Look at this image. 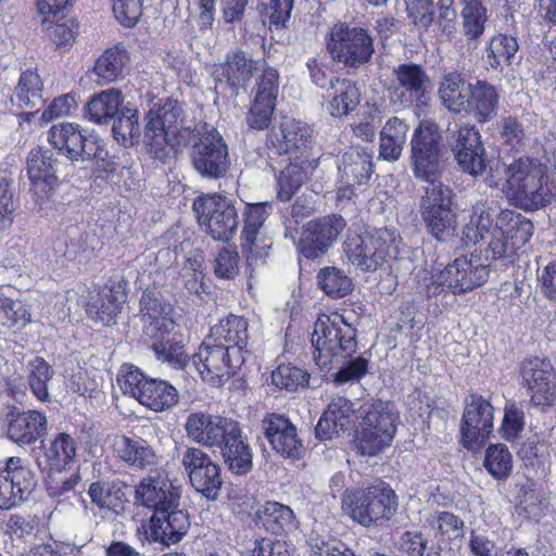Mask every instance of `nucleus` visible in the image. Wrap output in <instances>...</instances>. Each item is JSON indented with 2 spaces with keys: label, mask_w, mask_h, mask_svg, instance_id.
I'll return each instance as SVG.
<instances>
[{
  "label": "nucleus",
  "mask_w": 556,
  "mask_h": 556,
  "mask_svg": "<svg viewBox=\"0 0 556 556\" xmlns=\"http://www.w3.org/2000/svg\"><path fill=\"white\" fill-rule=\"evenodd\" d=\"M127 301V293L122 285L94 286L89 290V296L85 304L89 318L110 325L121 313Z\"/></svg>",
  "instance_id": "obj_22"
},
{
  "label": "nucleus",
  "mask_w": 556,
  "mask_h": 556,
  "mask_svg": "<svg viewBox=\"0 0 556 556\" xmlns=\"http://www.w3.org/2000/svg\"><path fill=\"white\" fill-rule=\"evenodd\" d=\"M494 406L483 395L470 393L464 403L459 424V444L467 451H481L494 429Z\"/></svg>",
  "instance_id": "obj_10"
},
{
  "label": "nucleus",
  "mask_w": 556,
  "mask_h": 556,
  "mask_svg": "<svg viewBox=\"0 0 556 556\" xmlns=\"http://www.w3.org/2000/svg\"><path fill=\"white\" fill-rule=\"evenodd\" d=\"M91 502L100 509L117 513L123 509L125 494L119 486L110 482H93L88 490Z\"/></svg>",
  "instance_id": "obj_50"
},
{
  "label": "nucleus",
  "mask_w": 556,
  "mask_h": 556,
  "mask_svg": "<svg viewBox=\"0 0 556 556\" xmlns=\"http://www.w3.org/2000/svg\"><path fill=\"white\" fill-rule=\"evenodd\" d=\"M179 505L156 510L149 521L142 525L143 534L149 542L170 546L182 540L189 530L190 521L187 511L179 508Z\"/></svg>",
  "instance_id": "obj_18"
},
{
  "label": "nucleus",
  "mask_w": 556,
  "mask_h": 556,
  "mask_svg": "<svg viewBox=\"0 0 556 556\" xmlns=\"http://www.w3.org/2000/svg\"><path fill=\"white\" fill-rule=\"evenodd\" d=\"M210 337L216 339V342H222L231 351L238 349L239 354L244 356L248 342V321L243 317L229 315L212 329Z\"/></svg>",
  "instance_id": "obj_40"
},
{
  "label": "nucleus",
  "mask_w": 556,
  "mask_h": 556,
  "mask_svg": "<svg viewBox=\"0 0 556 556\" xmlns=\"http://www.w3.org/2000/svg\"><path fill=\"white\" fill-rule=\"evenodd\" d=\"M332 60L346 67L357 68L368 63L374 54V39L362 27L336 25L327 39Z\"/></svg>",
  "instance_id": "obj_12"
},
{
  "label": "nucleus",
  "mask_w": 556,
  "mask_h": 556,
  "mask_svg": "<svg viewBox=\"0 0 556 556\" xmlns=\"http://www.w3.org/2000/svg\"><path fill=\"white\" fill-rule=\"evenodd\" d=\"M143 143L155 156L178 151L192 144L193 168L203 177H224L230 166L228 147L222 135L212 126L203 125L192 131L184 126L182 108L174 100L152 108L147 114Z\"/></svg>",
  "instance_id": "obj_1"
},
{
  "label": "nucleus",
  "mask_w": 556,
  "mask_h": 556,
  "mask_svg": "<svg viewBox=\"0 0 556 556\" xmlns=\"http://www.w3.org/2000/svg\"><path fill=\"white\" fill-rule=\"evenodd\" d=\"M238 421L219 415L194 412L188 415L185 422L187 435L198 444L217 447L223 444L228 432Z\"/></svg>",
  "instance_id": "obj_20"
},
{
  "label": "nucleus",
  "mask_w": 556,
  "mask_h": 556,
  "mask_svg": "<svg viewBox=\"0 0 556 556\" xmlns=\"http://www.w3.org/2000/svg\"><path fill=\"white\" fill-rule=\"evenodd\" d=\"M546 178V172L540 161L521 156L507 167V198L521 208L539 210L549 203Z\"/></svg>",
  "instance_id": "obj_4"
},
{
  "label": "nucleus",
  "mask_w": 556,
  "mask_h": 556,
  "mask_svg": "<svg viewBox=\"0 0 556 556\" xmlns=\"http://www.w3.org/2000/svg\"><path fill=\"white\" fill-rule=\"evenodd\" d=\"M371 154L364 148L352 147L344 152L338 165L342 184H366L372 173Z\"/></svg>",
  "instance_id": "obj_34"
},
{
  "label": "nucleus",
  "mask_w": 556,
  "mask_h": 556,
  "mask_svg": "<svg viewBox=\"0 0 556 556\" xmlns=\"http://www.w3.org/2000/svg\"><path fill=\"white\" fill-rule=\"evenodd\" d=\"M31 323L29 306L20 300H12L0 292V324L5 327L24 328Z\"/></svg>",
  "instance_id": "obj_51"
},
{
  "label": "nucleus",
  "mask_w": 556,
  "mask_h": 556,
  "mask_svg": "<svg viewBox=\"0 0 556 556\" xmlns=\"http://www.w3.org/2000/svg\"><path fill=\"white\" fill-rule=\"evenodd\" d=\"M117 458L136 468H147L157 464L154 448L140 437L118 435L113 441Z\"/></svg>",
  "instance_id": "obj_31"
},
{
  "label": "nucleus",
  "mask_w": 556,
  "mask_h": 556,
  "mask_svg": "<svg viewBox=\"0 0 556 556\" xmlns=\"http://www.w3.org/2000/svg\"><path fill=\"white\" fill-rule=\"evenodd\" d=\"M265 437L273 448L287 457H295L301 450V442L295 427L281 415H269L263 421Z\"/></svg>",
  "instance_id": "obj_26"
},
{
  "label": "nucleus",
  "mask_w": 556,
  "mask_h": 556,
  "mask_svg": "<svg viewBox=\"0 0 556 556\" xmlns=\"http://www.w3.org/2000/svg\"><path fill=\"white\" fill-rule=\"evenodd\" d=\"M516 511L526 519H539L544 515L543 498L540 492L530 486L520 489Z\"/></svg>",
  "instance_id": "obj_60"
},
{
  "label": "nucleus",
  "mask_w": 556,
  "mask_h": 556,
  "mask_svg": "<svg viewBox=\"0 0 556 556\" xmlns=\"http://www.w3.org/2000/svg\"><path fill=\"white\" fill-rule=\"evenodd\" d=\"M256 516L262 526L274 534H281L296 529L293 510L278 502H266L256 511Z\"/></svg>",
  "instance_id": "obj_42"
},
{
  "label": "nucleus",
  "mask_w": 556,
  "mask_h": 556,
  "mask_svg": "<svg viewBox=\"0 0 556 556\" xmlns=\"http://www.w3.org/2000/svg\"><path fill=\"white\" fill-rule=\"evenodd\" d=\"M361 103V90L351 79L337 78L324 94L325 110L334 118H343L354 112Z\"/></svg>",
  "instance_id": "obj_24"
},
{
  "label": "nucleus",
  "mask_w": 556,
  "mask_h": 556,
  "mask_svg": "<svg viewBox=\"0 0 556 556\" xmlns=\"http://www.w3.org/2000/svg\"><path fill=\"white\" fill-rule=\"evenodd\" d=\"M244 359L238 349L231 351L213 337H207L192 356L191 365L204 381L220 386L236 374Z\"/></svg>",
  "instance_id": "obj_11"
},
{
  "label": "nucleus",
  "mask_w": 556,
  "mask_h": 556,
  "mask_svg": "<svg viewBox=\"0 0 556 556\" xmlns=\"http://www.w3.org/2000/svg\"><path fill=\"white\" fill-rule=\"evenodd\" d=\"M316 166V160L309 161L303 156L294 157L277 178V195L279 200L289 201L308 176L312 175Z\"/></svg>",
  "instance_id": "obj_35"
},
{
  "label": "nucleus",
  "mask_w": 556,
  "mask_h": 556,
  "mask_svg": "<svg viewBox=\"0 0 556 556\" xmlns=\"http://www.w3.org/2000/svg\"><path fill=\"white\" fill-rule=\"evenodd\" d=\"M342 509L353 521L372 527L389 520L397 509V496L383 481H375L366 488L346 491Z\"/></svg>",
  "instance_id": "obj_6"
},
{
  "label": "nucleus",
  "mask_w": 556,
  "mask_h": 556,
  "mask_svg": "<svg viewBox=\"0 0 556 556\" xmlns=\"http://www.w3.org/2000/svg\"><path fill=\"white\" fill-rule=\"evenodd\" d=\"M112 132L116 141L123 146H132L138 142L140 136L138 111L128 106L124 108L113 123Z\"/></svg>",
  "instance_id": "obj_52"
},
{
  "label": "nucleus",
  "mask_w": 556,
  "mask_h": 556,
  "mask_svg": "<svg viewBox=\"0 0 556 556\" xmlns=\"http://www.w3.org/2000/svg\"><path fill=\"white\" fill-rule=\"evenodd\" d=\"M317 279L320 289L332 298H342L352 290V280L337 267L320 269Z\"/></svg>",
  "instance_id": "obj_54"
},
{
  "label": "nucleus",
  "mask_w": 556,
  "mask_h": 556,
  "mask_svg": "<svg viewBox=\"0 0 556 556\" xmlns=\"http://www.w3.org/2000/svg\"><path fill=\"white\" fill-rule=\"evenodd\" d=\"M129 61L127 49L122 45H116L102 52L96 60L92 72L100 83H112L123 76Z\"/></svg>",
  "instance_id": "obj_38"
},
{
  "label": "nucleus",
  "mask_w": 556,
  "mask_h": 556,
  "mask_svg": "<svg viewBox=\"0 0 556 556\" xmlns=\"http://www.w3.org/2000/svg\"><path fill=\"white\" fill-rule=\"evenodd\" d=\"M498 103L496 87L486 80L478 79L472 84L459 78L454 81V113H464L484 124L496 115Z\"/></svg>",
  "instance_id": "obj_13"
},
{
  "label": "nucleus",
  "mask_w": 556,
  "mask_h": 556,
  "mask_svg": "<svg viewBox=\"0 0 556 556\" xmlns=\"http://www.w3.org/2000/svg\"><path fill=\"white\" fill-rule=\"evenodd\" d=\"M81 141L76 162L93 160L100 163L106 160L109 152L105 142L97 134L85 130Z\"/></svg>",
  "instance_id": "obj_62"
},
{
  "label": "nucleus",
  "mask_w": 556,
  "mask_h": 556,
  "mask_svg": "<svg viewBox=\"0 0 556 556\" xmlns=\"http://www.w3.org/2000/svg\"><path fill=\"white\" fill-rule=\"evenodd\" d=\"M28 383L34 395L41 402L49 397L48 381L52 378V369L42 357L28 362Z\"/></svg>",
  "instance_id": "obj_56"
},
{
  "label": "nucleus",
  "mask_w": 556,
  "mask_h": 556,
  "mask_svg": "<svg viewBox=\"0 0 556 556\" xmlns=\"http://www.w3.org/2000/svg\"><path fill=\"white\" fill-rule=\"evenodd\" d=\"M408 125L399 117L390 118L380 131L379 155L384 161H397L407 139Z\"/></svg>",
  "instance_id": "obj_41"
},
{
  "label": "nucleus",
  "mask_w": 556,
  "mask_h": 556,
  "mask_svg": "<svg viewBox=\"0 0 556 556\" xmlns=\"http://www.w3.org/2000/svg\"><path fill=\"white\" fill-rule=\"evenodd\" d=\"M494 224L491 208L485 204H476L463 227L462 240L465 244L475 245L481 242L488 233L491 235Z\"/></svg>",
  "instance_id": "obj_43"
},
{
  "label": "nucleus",
  "mask_w": 556,
  "mask_h": 556,
  "mask_svg": "<svg viewBox=\"0 0 556 556\" xmlns=\"http://www.w3.org/2000/svg\"><path fill=\"white\" fill-rule=\"evenodd\" d=\"M46 24V34L58 49H66L73 45L78 27L74 21L55 18Z\"/></svg>",
  "instance_id": "obj_59"
},
{
  "label": "nucleus",
  "mask_w": 556,
  "mask_h": 556,
  "mask_svg": "<svg viewBox=\"0 0 556 556\" xmlns=\"http://www.w3.org/2000/svg\"><path fill=\"white\" fill-rule=\"evenodd\" d=\"M551 441L543 432H531L519 443L517 455L528 467H535L549 456Z\"/></svg>",
  "instance_id": "obj_47"
},
{
  "label": "nucleus",
  "mask_w": 556,
  "mask_h": 556,
  "mask_svg": "<svg viewBox=\"0 0 556 556\" xmlns=\"http://www.w3.org/2000/svg\"><path fill=\"white\" fill-rule=\"evenodd\" d=\"M462 16L464 33L468 39H478L484 31L488 20L486 9L481 0L466 2Z\"/></svg>",
  "instance_id": "obj_55"
},
{
  "label": "nucleus",
  "mask_w": 556,
  "mask_h": 556,
  "mask_svg": "<svg viewBox=\"0 0 556 556\" xmlns=\"http://www.w3.org/2000/svg\"><path fill=\"white\" fill-rule=\"evenodd\" d=\"M518 49L515 37L504 34L493 36L486 48V62L494 70L502 65H509Z\"/></svg>",
  "instance_id": "obj_49"
},
{
  "label": "nucleus",
  "mask_w": 556,
  "mask_h": 556,
  "mask_svg": "<svg viewBox=\"0 0 556 556\" xmlns=\"http://www.w3.org/2000/svg\"><path fill=\"white\" fill-rule=\"evenodd\" d=\"M344 247L354 266L364 271H375L396 253L397 236L388 228L375 229L362 236H349Z\"/></svg>",
  "instance_id": "obj_9"
},
{
  "label": "nucleus",
  "mask_w": 556,
  "mask_h": 556,
  "mask_svg": "<svg viewBox=\"0 0 556 556\" xmlns=\"http://www.w3.org/2000/svg\"><path fill=\"white\" fill-rule=\"evenodd\" d=\"M140 305L143 334L156 358L176 369L189 365L182 338L176 332L173 306L155 292H144Z\"/></svg>",
  "instance_id": "obj_3"
},
{
  "label": "nucleus",
  "mask_w": 556,
  "mask_h": 556,
  "mask_svg": "<svg viewBox=\"0 0 556 556\" xmlns=\"http://www.w3.org/2000/svg\"><path fill=\"white\" fill-rule=\"evenodd\" d=\"M181 492L166 478L157 475H148L136 486V503L155 513L165 507H175L180 504Z\"/></svg>",
  "instance_id": "obj_21"
},
{
  "label": "nucleus",
  "mask_w": 556,
  "mask_h": 556,
  "mask_svg": "<svg viewBox=\"0 0 556 556\" xmlns=\"http://www.w3.org/2000/svg\"><path fill=\"white\" fill-rule=\"evenodd\" d=\"M490 264L481 262V255L471 253L454 258V289L458 292L470 291L482 286L489 277Z\"/></svg>",
  "instance_id": "obj_33"
},
{
  "label": "nucleus",
  "mask_w": 556,
  "mask_h": 556,
  "mask_svg": "<svg viewBox=\"0 0 556 556\" xmlns=\"http://www.w3.org/2000/svg\"><path fill=\"white\" fill-rule=\"evenodd\" d=\"M2 472L22 503L28 500L37 485L36 475L29 463L17 456L9 457Z\"/></svg>",
  "instance_id": "obj_39"
},
{
  "label": "nucleus",
  "mask_w": 556,
  "mask_h": 556,
  "mask_svg": "<svg viewBox=\"0 0 556 556\" xmlns=\"http://www.w3.org/2000/svg\"><path fill=\"white\" fill-rule=\"evenodd\" d=\"M279 75L274 68H265L257 81L254 100L276 105L279 92Z\"/></svg>",
  "instance_id": "obj_63"
},
{
  "label": "nucleus",
  "mask_w": 556,
  "mask_h": 556,
  "mask_svg": "<svg viewBox=\"0 0 556 556\" xmlns=\"http://www.w3.org/2000/svg\"><path fill=\"white\" fill-rule=\"evenodd\" d=\"M483 467L498 481L506 480L513 471V455L503 443L490 444L484 452Z\"/></svg>",
  "instance_id": "obj_48"
},
{
  "label": "nucleus",
  "mask_w": 556,
  "mask_h": 556,
  "mask_svg": "<svg viewBox=\"0 0 556 556\" xmlns=\"http://www.w3.org/2000/svg\"><path fill=\"white\" fill-rule=\"evenodd\" d=\"M199 225L214 240L228 241L237 232L238 215L235 206L225 197L205 194L193 202Z\"/></svg>",
  "instance_id": "obj_14"
},
{
  "label": "nucleus",
  "mask_w": 556,
  "mask_h": 556,
  "mask_svg": "<svg viewBox=\"0 0 556 556\" xmlns=\"http://www.w3.org/2000/svg\"><path fill=\"white\" fill-rule=\"evenodd\" d=\"M220 448L224 460L229 470L237 475L248 473L253 466V453L242 434V429L237 422L224 439L223 444L217 446Z\"/></svg>",
  "instance_id": "obj_29"
},
{
  "label": "nucleus",
  "mask_w": 556,
  "mask_h": 556,
  "mask_svg": "<svg viewBox=\"0 0 556 556\" xmlns=\"http://www.w3.org/2000/svg\"><path fill=\"white\" fill-rule=\"evenodd\" d=\"M351 342H345L342 336L332 338L329 345V353L314 354V359L320 368H326L333 362H339L348 356H351L356 351L357 342L356 336H350Z\"/></svg>",
  "instance_id": "obj_58"
},
{
  "label": "nucleus",
  "mask_w": 556,
  "mask_h": 556,
  "mask_svg": "<svg viewBox=\"0 0 556 556\" xmlns=\"http://www.w3.org/2000/svg\"><path fill=\"white\" fill-rule=\"evenodd\" d=\"M84 129L75 123H59L48 132V141L60 154L76 162L81 144Z\"/></svg>",
  "instance_id": "obj_37"
},
{
  "label": "nucleus",
  "mask_w": 556,
  "mask_h": 556,
  "mask_svg": "<svg viewBox=\"0 0 556 556\" xmlns=\"http://www.w3.org/2000/svg\"><path fill=\"white\" fill-rule=\"evenodd\" d=\"M308 378L307 371L291 364H281L271 374V382L287 391L305 388L308 384Z\"/></svg>",
  "instance_id": "obj_57"
},
{
  "label": "nucleus",
  "mask_w": 556,
  "mask_h": 556,
  "mask_svg": "<svg viewBox=\"0 0 556 556\" xmlns=\"http://www.w3.org/2000/svg\"><path fill=\"white\" fill-rule=\"evenodd\" d=\"M526 425L523 410L510 403L505 406L501 425L502 437L509 442L515 441L523 431Z\"/></svg>",
  "instance_id": "obj_61"
},
{
  "label": "nucleus",
  "mask_w": 556,
  "mask_h": 556,
  "mask_svg": "<svg viewBox=\"0 0 556 556\" xmlns=\"http://www.w3.org/2000/svg\"><path fill=\"white\" fill-rule=\"evenodd\" d=\"M262 64L236 51L227 55L224 63L213 66L212 75L217 81H225L233 88L244 87Z\"/></svg>",
  "instance_id": "obj_28"
},
{
  "label": "nucleus",
  "mask_w": 556,
  "mask_h": 556,
  "mask_svg": "<svg viewBox=\"0 0 556 556\" xmlns=\"http://www.w3.org/2000/svg\"><path fill=\"white\" fill-rule=\"evenodd\" d=\"M336 336H342L345 338V342H351L350 336H356V330L337 312L320 314L314 324L312 333V344L315 349L314 354L329 353V345Z\"/></svg>",
  "instance_id": "obj_27"
},
{
  "label": "nucleus",
  "mask_w": 556,
  "mask_h": 556,
  "mask_svg": "<svg viewBox=\"0 0 556 556\" xmlns=\"http://www.w3.org/2000/svg\"><path fill=\"white\" fill-rule=\"evenodd\" d=\"M311 137V128L300 121L283 117L268 137V142L277 153H291L304 149Z\"/></svg>",
  "instance_id": "obj_30"
},
{
  "label": "nucleus",
  "mask_w": 556,
  "mask_h": 556,
  "mask_svg": "<svg viewBox=\"0 0 556 556\" xmlns=\"http://www.w3.org/2000/svg\"><path fill=\"white\" fill-rule=\"evenodd\" d=\"M123 103L121 91L108 89L101 91L87 104V116L96 124H106L118 113Z\"/></svg>",
  "instance_id": "obj_44"
},
{
  "label": "nucleus",
  "mask_w": 556,
  "mask_h": 556,
  "mask_svg": "<svg viewBox=\"0 0 556 556\" xmlns=\"http://www.w3.org/2000/svg\"><path fill=\"white\" fill-rule=\"evenodd\" d=\"M345 226V220L338 215L308 222L299 244L301 253L307 258L319 256L336 242Z\"/></svg>",
  "instance_id": "obj_19"
},
{
  "label": "nucleus",
  "mask_w": 556,
  "mask_h": 556,
  "mask_svg": "<svg viewBox=\"0 0 556 556\" xmlns=\"http://www.w3.org/2000/svg\"><path fill=\"white\" fill-rule=\"evenodd\" d=\"M353 413L352 403L348 399L333 397L316 426L317 438L330 440L344 431L351 425Z\"/></svg>",
  "instance_id": "obj_32"
},
{
  "label": "nucleus",
  "mask_w": 556,
  "mask_h": 556,
  "mask_svg": "<svg viewBox=\"0 0 556 556\" xmlns=\"http://www.w3.org/2000/svg\"><path fill=\"white\" fill-rule=\"evenodd\" d=\"M117 383L124 394L137 400L142 406L155 412H164L178 403L177 389L161 379L147 378L137 367L122 365Z\"/></svg>",
  "instance_id": "obj_8"
},
{
  "label": "nucleus",
  "mask_w": 556,
  "mask_h": 556,
  "mask_svg": "<svg viewBox=\"0 0 556 556\" xmlns=\"http://www.w3.org/2000/svg\"><path fill=\"white\" fill-rule=\"evenodd\" d=\"M27 173L31 189L38 197H46L58 185L55 160L49 151L33 149L27 157Z\"/></svg>",
  "instance_id": "obj_25"
},
{
  "label": "nucleus",
  "mask_w": 556,
  "mask_h": 556,
  "mask_svg": "<svg viewBox=\"0 0 556 556\" xmlns=\"http://www.w3.org/2000/svg\"><path fill=\"white\" fill-rule=\"evenodd\" d=\"M42 81L34 71H25L21 74L18 84L12 97L14 105L22 110L35 109L41 104Z\"/></svg>",
  "instance_id": "obj_46"
},
{
  "label": "nucleus",
  "mask_w": 556,
  "mask_h": 556,
  "mask_svg": "<svg viewBox=\"0 0 556 556\" xmlns=\"http://www.w3.org/2000/svg\"><path fill=\"white\" fill-rule=\"evenodd\" d=\"M454 159L465 173L482 174L486 166L485 150L481 134L475 125H465L457 131Z\"/></svg>",
  "instance_id": "obj_23"
},
{
  "label": "nucleus",
  "mask_w": 556,
  "mask_h": 556,
  "mask_svg": "<svg viewBox=\"0 0 556 556\" xmlns=\"http://www.w3.org/2000/svg\"><path fill=\"white\" fill-rule=\"evenodd\" d=\"M412 168L416 178L429 182L421 201V214L437 238L450 226L451 190L438 177L446 167L447 150L435 124L421 122L412 138Z\"/></svg>",
  "instance_id": "obj_2"
},
{
  "label": "nucleus",
  "mask_w": 556,
  "mask_h": 556,
  "mask_svg": "<svg viewBox=\"0 0 556 556\" xmlns=\"http://www.w3.org/2000/svg\"><path fill=\"white\" fill-rule=\"evenodd\" d=\"M46 416L38 410H29L14 417L8 427V437L20 445L35 442L46 432Z\"/></svg>",
  "instance_id": "obj_36"
},
{
  "label": "nucleus",
  "mask_w": 556,
  "mask_h": 556,
  "mask_svg": "<svg viewBox=\"0 0 556 556\" xmlns=\"http://www.w3.org/2000/svg\"><path fill=\"white\" fill-rule=\"evenodd\" d=\"M394 75L400 86L409 93L410 98L419 97L426 87L428 77L420 66L415 64H402L394 70ZM412 99L404 105H408Z\"/></svg>",
  "instance_id": "obj_53"
},
{
  "label": "nucleus",
  "mask_w": 556,
  "mask_h": 556,
  "mask_svg": "<svg viewBox=\"0 0 556 556\" xmlns=\"http://www.w3.org/2000/svg\"><path fill=\"white\" fill-rule=\"evenodd\" d=\"M191 485L207 500H216L223 484L219 466L199 447H188L181 458Z\"/></svg>",
  "instance_id": "obj_16"
},
{
  "label": "nucleus",
  "mask_w": 556,
  "mask_h": 556,
  "mask_svg": "<svg viewBox=\"0 0 556 556\" xmlns=\"http://www.w3.org/2000/svg\"><path fill=\"white\" fill-rule=\"evenodd\" d=\"M77 442L67 433L56 434L46 451L47 460L52 469L71 468L76 462Z\"/></svg>",
  "instance_id": "obj_45"
},
{
  "label": "nucleus",
  "mask_w": 556,
  "mask_h": 556,
  "mask_svg": "<svg viewBox=\"0 0 556 556\" xmlns=\"http://www.w3.org/2000/svg\"><path fill=\"white\" fill-rule=\"evenodd\" d=\"M523 386L534 406H552L556 401V372L548 358H526L520 366Z\"/></svg>",
  "instance_id": "obj_15"
},
{
  "label": "nucleus",
  "mask_w": 556,
  "mask_h": 556,
  "mask_svg": "<svg viewBox=\"0 0 556 556\" xmlns=\"http://www.w3.org/2000/svg\"><path fill=\"white\" fill-rule=\"evenodd\" d=\"M533 232L534 225L530 218L513 210H502L483 250L484 260L513 263L518 252L529 243Z\"/></svg>",
  "instance_id": "obj_7"
},
{
  "label": "nucleus",
  "mask_w": 556,
  "mask_h": 556,
  "mask_svg": "<svg viewBox=\"0 0 556 556\" xmlns=\"http://www.w3.org/2000/svg\"><path fill=\"white\" fill-rule=\"evenodd\" d=\"M270 206L266 203L249 204L243 213L244 224L241 232V248L247 255L249 266L268 255L273 245L266 235L264 223L269 216Z\"/></svg>",
  "instance_id": "obj_17"
},
{
  "label": "nucleus",
  "mask_w": 556,
  "mask_h": 556,
  "mask_svg": "<svg viewBox=\"0 0 556 556\" xmlns=\"http://www.w3.org/2000/svg\"><path fill=\"white\" fill-rule=\"evenodd\" d=\"M309 548L313 556H354L353 552L337 539L325 540L319 536H312Z\"/></svg>",
  "instance_id": "obj_64"
},
{
  "label": "nucleus",
  "mask_w": 556,
  "mask_h": 556,
  "mask_svg": "<svg viewBox=\"0 0 556 556\" xmlns=\"http://www.w3.org/2000/svg\"><path fill=\"white\" fill-rule=\"evenodd\" d=\"M397 418L393 404L389 402L379 401L362 405L358 409V424L354 435L357 452L372 457L388 447L396 432Z\"/></svg>",
  "instance_id": "obj_5"
}]
</instances>
